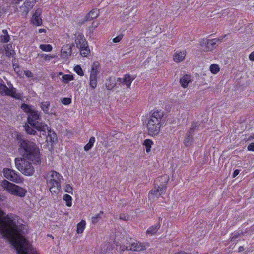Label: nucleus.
I'll list each match as a JSON object with an SVG mask.
<instances>
[{
	"label": "nucleus",
	"mask_w": 254,
	"mask_h": 254,
	"mask_svg": "<svg viewBox=\"0 0 254 254\" xmlns=\"http://www.w3.org/2000/svg\"><path fill=\"white\" fill-rule=\"evenodd\" d=\"M186 56V52L185 50L177 51L173 55V60L176 63L181 62L185 59Z\"/></svg>",
	"instance_id": "15"
},
{
	"label": "nucleus",
	"mask_w": 254,
	"mask_h": 254,
	"mask_svg": "<svg viewBox=\"0 0 254 254\" xmlns=\"http://www.w3.org/2000/svg\"><path fill=\"white\" fill-rule=\"evenodd\" d=\"M74 79V77L72 75L65 74L63 75L61 80L65 84L68 83L70 81Z\"/></svg>",
	"instance_id": "33"
},
{
	"label": "nucleus",
	"mask_w": 254,
	"mask_h": 254,
	"mask_svg": "<svg viewBox=\"0 0 254 254\" xmlns=\"http://www.w3.org/2000/svg\"><path fill=\"white\" fill-rule=\"evenodd\" d=\"M115 85V79L114 77H110L107 79L105 85L107 90H110L112 89Z\"/></svg>",
	"instance_id": "25"
},
{
	"label": "nucleus",
	"mask_w": 254,
	"mask_h": 254,
	"mask_svg": "<svg viewBox=\"0 0 254 254\" xmlns=\"http://www.w3.org/2000/svg\"><path fill=\"white\" fill-rule=\"evenodd\" d=\"M64 47H63L61 50V53H62L63 55L65 57L70 56L71 55V49L70 48H68V51H64Z\"/></svg>",
	"instance_id": "44"
},
{
	"label": "nucleus",
	"mask_w": 254,
	"mask_h": 254,
	"mask_svg": "<svg viewBox=\"0 0 254 254\" xmlns=\"http://www.w3.org/2000/svg\"><path fill=\"white\" fill-rule=\"evenodd\" d=\"M161 225L159 222L157 224L155 225L151 226L146 231L147 234H150L151 235H154L157 233L158 230L160 229Z\"/></svg>",
	"instance_id": "20"
},
{
	"label": "nucleus",
	"mask_w": 254,
	"mask_h": 254,
	"mask_svg": "<svg viewBox=\"0 0 254 254\" xmlns=\"http://www.w3.org/2000/svg\"><path fill=\"white\" fill-rule=\"evenodd\" d=\"M2 32L3 34L0 36V41L2 43H6L10 40V36L6 29L2 30Z\"/></svg>",
	"instance_id": "26"
},
{
	"label": "nucleus",
	"mask_w": 254,
	"mask_h": 254,
	"mask_svg": "<svg viewBox=\"0 0 254 254\" xmlns=\"http://www.w3.org/2000/svg\"><path fill=\"white\" fill-rule=\"evenodd\" d=\"M16 138L17 140L19 141L20 143H21L23 140H27V139H22V135L21 133L19 132H16V134H15Z\"/></svg>",
	"instance_id": "47"
},
{
	"label": "nucleus",
	"mask_w": 254,
	"mask_h": 254,
	"mask_svg": "<svg viewBox=\"0 0 254 254\" xmlns=\"http://www.w3.org/2000/svg\"><path fill=\"white\" fill-rule=\"evenodd\" d=\"M209 70L212 73L216 74L220 71V67L217 64H212L210 65Z\"/></svg>",
	"instance_id": "38"
},
{
	"label": "nucleus",
	"mask_w": 254,
	"mask_h": 254,
	"mask_svg": "<svg viewBox=\"0 0 254 254\" xmlns=\"http://www.w3.org/2000/svg\"><path fill=\"white\" fill-rule=\"evenodd\" d=\"M49 190L52 195H57L61 190V181L64 179L59 172L55 170L47 172L44 176Z\"/></svg>",
	"instance_id": "4"
},
{
	"label": "nucleus",
	"mask_w": 254,
	"mask_h": 254,
	"mask_svg": "<svg viewBox=\"0 0 254 254\" xmlns=\"http://www.w3.org/2000/svg\"><path fill=\"white\" fill-rule=\"evenodd\" d=\"M46 130L48 131L46 141L51 145H53L57 142L58 138L57 134L53 130H52L48 126Z\"/></svg>",
	"instance_id": "11"
},
{
	"label": "nucleus",
	"mask_w": 254,
	"mask_h": 254,
	"mask_svg": "<svg viewBox=\"0 0 254 254\" xmlns=\"http://www.w3.org/2000/svg\"><path fill=\"white\" fill-rule=\"evenodd\" d=\"M98 77H89V86L92 89H94L97 84Z\"/></svg>",
	"instance_id": "36"
},
{
	"label": "nucleus",
	"mask_w": 254,
	"mask_h": 254,
	"mask_svg": "<svg viewBox=\"0 0 254 254\" xmlns=\"http://www.w3.org/2000/svg\"><path fill=\"white\" fill-rule=\"evenodd\" d=\"M22 0H12V3L15 4H19Z\"/></svg>",
	"instance_id": "56"
},
{
	"label": "nucleus",
	"mask_w": 254,
	"mask_h": 254,
	"mask_svg": "<svg viewBox=\"0 0 254 254\" xmlns=\"http://www.w3.org/2000/svg\"><path fill=\"white\" fill-rule=\"evenodd\" d=\"M5 54H6V55L7 56L10 57L11 56V51L10 50H9L8 47L5 48Z\"/></svg>",
	"instance_id": "53"
},
{
	"label": "nucleus",
	"mask_w": 254,
	"mask_h": 254,
	"mask_svg": "<svg viewBox=\"0 0 254 254\" xmlns=\"http://www.w3.org/2000/svg\"><path fill=\"white\" fill-rule=\"evenodd\" d=\"M95 142V138L94 137H91L88 143L84 147V150L86 152L89 151L93 146Z\"/></svg>",
	"instance_id": "31"
},
{
	"label": "nucleus",
	"mask_w": 254,
	"mask_h": 254,
	"mask_svg": "<svg viewBox=\"0 0 254 254\" xmlns=\"http://www.w3.org/2000/svg\"><path fill=\"white\" fill-rule=\"evenodd\" d=\"M2 188L9 194L23 198L25 196L27 190L15 184H13L5 179L1 182Z\"/></svg>",
	"instance_id": "5"
},
{
	"label": "nucleus",
	"mask_w": 254,
	"mask_h": 254,
	"mask_svg": "<svg viewBox=\"0 0 254 254\" xmlns=\"http://www.w3.org/2000/svg\"><path fill=\"white\" fill-rule=\"evenodd\" d=\"M124 37L123 34H120V35H118L116 37L114 38L113 39V42L114 43H118L120 41H121V40L123 39Z\"/></svg>",
	"instance_id": "46"
},
{
	"label": "nucleus",
	"mask_w": 254,
	"mask_h": 254,
	"mask_svg": "<svg viewBox=\"0 0 254 254\" xmlns=\"http://www.w3.org/2000/svg\"><path fill=\"white\" fill-rule=\"evenodd\" d=\"M86 226V222L85 220L82 219L77 224L76 232L78 234H82L84 232Z\"/></svg>",
	"instance_id": "23"
},
{
	"label": "nucleus",
	"mask_w": 254,
	"mask_h": 254,
	"mask_svg": "<svg viewBox=\"0 0 254 254\" xmlns=\"http://www.w3.org/2000/svg\"><path fill=\"white\" fill-rule=\"evenodd\" d=\"M41 13H42V10L40 8H38V9H37L36 10H35V13L33 14V15L32 16H39L40 17V15L41 14Z\"/></svg>",
	"instance_id": "49"
},
{
	"label": "nucleus",
	"mask_w": 254,
	"mask_h": 254,
	"mask_svg": "<svg viewBox=\"0 0 254 254\" xmlns=\"http://www.w3.org/2000/svg\"><path fill=\"white\" fill-rule=\"evenodd\" d=\"M199 128V125L197 122H193L192 123L191 128H190L189 132L191 135H193L195 130Z\"/></svg>",
	"instance_id": "37"
},
{
	"label": "nucleus",
	"mask_w": 254,
	"mask_h": 254,
	"mask_svg": "<svg viewBox=\"0 0 254 254\" xmlns=\"http://www.w3.org/2000/svg\"><path fill=\"white\" fill-rule=\"evenodd\" d=\"M193 135H191V134L189 133V132L186 135L184 140V144L186 147L191 145L193 141Z\"/></svg>",
	"instance_id": "27"
},
{
	"label": "nucleus",
	"mask_w": 254,
	"mask_h": 254,
	"mask_svg": "<svg viewBox=\"0 0 254 254\" xmlns=\"http://www.w3.org/2000/svg\"><path fill=\"white\" fill-rule=\"evenodd\" d=\"M166 190V188L164 187L155 185V187L149 191V194L159 198L165 193Z\"/></svg>",
	"instance_id": "10"
},
{
	"label": "nucleus",
	"mask_w": 254,
	"mask_h": 254,
	"mask_svg": "<svg viewBox=\"0 0 254 254\" xmlns=\"http://www.w3.org/2000/svg\"><path fill=\"white\" fill-rule=\"evenodd\" d=\"M24 128L26 132L29 134L35 135L36 133V131L28 125H25Z\"/></svg>",
	"instance_id": "41"
},
{
	"label": "nucleus",
	"mask_w": 254,
	"mask_h": 254,
	"mask_svg": "<svg viewBox=\"0 0 254 254\" xmlns=\"http://www.w3.org/2000/svg\"><path fill=\"white\" fill-rule=\"evenodd\" d=\"M36 1L37 0H26L19 8L21 15L26 17L33 8Z\"/></svg>",
	"instance_id": "8"
},
{
	"label": "nucleus",
	"mask_w": 254,
	"mask_h": 254,
	"mask_svg": "<svg viewBox=\"0 0 254 254\" xmlns=\"http://www.w3.org/2000/svg\"><path fill=\"white\" fill-rule=\"evenodd\" d=\"M64 191L68 193L73 194V188L69 184L65 185Z\"/></svg>",
	"instance_id": "43"
},
{
	"label": "nucleus",
	"mask_w": 254,
	"mask_h": 254,
	"mask_svg": "<svg viewBox=\"0 0 254 254\" xmlns=\"http://www.w3.org/2000/svg\"><path fill=\"white\" fill-rule=\"evenodd\" d=\"M116 250L120 252H123L126 250H130L129 244L125 246V245L119 244V242H116Z\"/></svg>",
	"instance_id": "34"
},
{
	"label": "nucleus",
	"mask_w": 254,
	"mask_h": 254,
	"mask_svg": "<svg viewBox=\"0 0 254 254\" xmlns=\"http://www.w3.org/2000/svg\"><path fill=\"white\" fill-rule=\"evenodd\" d=\"M2 173L5 178L15 183H21L24 181L23 178L18 172L10 168H3Z\"/></svg>",
	"instance_id": "7"
},
{
	"label": "nucleus",
	"mask_w": 254,
	"mask_h": 254,
	"mask_svg": "<svg viewBox=\"0 0 254 254\" xmlns=\"http://www.w3.org/2000/svg\"><path fill=\"white\" fill-rule=\"evenodd\" d=\"M22 0H12V3L15 4H19Z\"/></svg>",
	"instance_id": "57"
},
{
	"label": "nucleus",
	"mask_w": 254,
	"mask_h": 254,
	"mask_svg": "<svg viewBox=\"0 0 254 254\" xmlns=\"http://www.w3.org/2000/svg\"><path fill=\"white\" fill-rule=\"evenodd\" d=\"M13 68L14 71L17 72V73H19L20 72V67L18 64H13Z\"/></svg>",
	"instance_id": "50"
},
{
	"label": "nucleus",
	"mask_w": 254,
	"mask_h": 254,
	"mask_svg": "<svg viewBox=\"0 0 254 254\" xmlns=\"http://www.w3.org/2000/svg\"><path fill=\"white\" fill-rule=\"evenodd\" d=\"M62 103L65 105H68L71 103V99L70 98H63L61 100Z\"/></svg>",
	"instance_id": "45"
},
{
	"label": "nucleus",
	"mask_w": 254,
	"mask_h": 254,
	"mask_svg": "<svg viewBox=\"0 0 254 254\" xmlns=\"http://www.w3.org/2000/svg\"><path fill=\"white\" fill-rule=\"evenodd\" d=\"M50 106V103L49 101L42 102L40 103V107L41 108V109L45 114L55 115V113L49 112Z\"/></svg>",
	"instance_id": "21"
},
{
	"label": "nucleus",
	"mask_w": 254,
	"mask_h": 254,
	"mask_svg": "<svg viewBox=\"0 0 254 254\" xmlns=\"http://www.w3.org/2000/svg\"><path fill=\"white\" fill-rule=\"evenodd\" d=\"M248 150L250 151H254V143H252L248 145Z\"/></svg>",
	"instance_id": "51"
},
{
	"label": "nucleus",
	"mask_w": 254,
	"mask_h": 254,
	"mask_svg": "<svg viewBox=\"0 0 254 254\" xmlns=\"http://www.w3.org/2000/svg\"><path fill=\"white\" fill-rule=\"evenodd\" d=\"M135 78H131L129 74H126L124 75V77H119L117 79V82L119 84L126 85L127 88L130 89L131 84Z\"/></svg>",
	"instance_id": "9"
},
{
	"label": "nucleus",
	"mask_w": 254,
	"mask_h": 254,
	"mask_svg": "<svg viewBox=\"0 0 254 254\" xmlns=\"http://www.w3.org/2000/svg\"><path fill=\"white\" fill-rule=\"evenodd\" d=\"M191 81V76L190 74H185L180 79V84L184 88H186Z\"/></svg>",
	"instance_id": "16"
},
{
	"label": "nucleus",
	"mask_w": 254,
	"mask_h": 254,
	"mask_svg": "<svg viewBox=\"0 0 254 254\" xmlns=\"http://www.w3.org/2000/svg\"><path fill=\"white\" fill-rule=\"evenodd\" d=\"M15 164L16 168L26 176H32L35 172L34 168L31 163L26 159L16 158L15 159Z\"/></svg>",
	"instance_id": "6"
},
{
	"label": "nucleus",
	"mask_w": 254,
	"mask_h": 254,
	"mask_svg": "<svg viewBox=\"0 0 254 254\" xmlns=\"http://www.w3.org/2000/svg\"><path fill=\"white\" fill-rule=\"evenodd\" d=\"M63 72H59V75H63Z\"/></svg>",
	"instance_id": "60"
},
{
	"label": "nucleus",
	"mask_w": 254,
	"mask_h": 254,
	"mask_svg": "<svg viewBox=\"0 0 254 254\" xmlns=\"http://www.w3.org/2000/svg\"><path fill=\"white\" fill-rule=\"evenodd\" d=\"M46 56H47V57H49V59L51 58L52 57V56H48V55H46Z\"/></svg>",
	"instance_id": "62"
},
{
	"label": "nucleus",
	"mask_w": 254,
	"mask_h": 254,
	"mask_svg": "<svg viewBox=\"0 0 254 254\" xmlns=\"http://www.w3.org/2000/svg\"><path fill=\"white\" fill-rule=\"evenodd\" d=\"M249 58L251 61H254V51L249 55Z\"/></svg>",
	"instance_id": "54"
},
{
	"label": "nucleus",
	"mask_w": 254,
	"mask_h": 254,
	"mask_svg": "<svg viewBox=\"0 0 254 254\" xmlns=\"http://www.w3.org/2000/svg\"><path fill=\"white\" fill-rule=\"evenodd\" d=\"M99 23L97 22L94 21L92 23L91 25L88 27V34L90 36H92L93 35L95 29L99 26Z\"/></svg>",
	"instance_id": "28"
},
{
	"label": "nucleus",
	"mask_w": 254,
	"mask_h": 254,
	"mask_svg": "<svg viewBox=\"0 0 254 254\" xmlns=\"http://www.w3.org/2000/svg\"><path fill=\"white\" fill-rule=\"evenodd\" d=\"M240 173V171L238 169L235 170L233 173V177H236Z\"/></svg>",
	"instance_id": "55"
},
{
	"label": "nucleus",
	"mask_w": 254,
	"mask_h": 254,
	"mask_svg": "<svg viewBox=\"0 0 254 254\" xmlns=\"http://www.w3.org/2000/svg\"><path fill=\"white\" fill-rule=\"evenodd\" d=\"M38 32L40 33H46V30L45 29H44V28H41V29H39L38 30Z\"/></svg>",
	"instance_id": "59"
},
{
	"label": "nucleus",
	"mask_w": 254,
	"mask_h": 254,
	"mask_svg": "<svg viewBox=\"0 0 254 254\" xmlns=\"http://www.w3.org/2000/svg\"><path fill=\"white\" fill-rule=\"evenodd\" d=\"M21 108L28 114V122L33 128L40 131L46 132L48 128L47 125L38 121L41 117L40 113L34 109L33 106L26 103H22Z\"/></svg>",
	"instance_id": "3"
},
{
	"label": "nucleus",
	"mask_w": 254,
	"mask_h": 254,
	"mask_svg": "<svg viewBox=\"0 0 254 254\" xmlns=\"http://www.w3.org/2000/svg\"><path fill=\"white\" fill-rule=\"evenodd\" d=\"M129 216L127 214H121L120 215V219L123 220H128Z\"/></svg>",
	"instance_id": "48"
},
{
	"label": "nucleus",
	"mask_w": 254,
	"mask_h": 254,
	"mask_svg": "<svg viewBox=\"0 0 254 254\" xmlns=\"http://www.w3.org/2000/svg\"><path fill=\"white\" fill-rule=\"evenodd\" d=\"M31 22L32 24L37 26H41L42 24V20L40 17L32 16Z\"/></svg>",
	"instance_id": "32"
},
{
	"label": "nucleus",
	"mask_w": 254,
	"mask_h": 254,
	"mask_svg": "<svg viewBox=\"0 0 254 254\" xmlns=\"http://www.w3.org/2000/svg\"><path fill=\"white\" fill-rule=\"evenodd\" d=\"M11 90V95H9V96L12 97L16 99L21 100L22 95L21 93H15V88H13Z\"/></svg>",
	"instance_id": "40"
},
{
	"label": "nucleus",
	"mask_w": 254,
	"mask_h": 254,
	"mask_svg": "<svg viewBox=\"0 0 254 254\" xmlns=\"http://www.w3.org/2000/svg\"><path fill=\"white\" fill-rule=\"evenodd\" d=\"M125 201L124 200H121V202L119 204V205L121 206V207H124L126 205V202L124 203Z\"/></svg>",
	"instance_id": "58"
},
{
	"label": "nucleus",
	"mask_w": 254,
	"mask_h": 254,
	"mask_svg": "<svg viewBox=\"0 0 254 254\" xmlns=\"http://www.w3.org/2000/svg\"><path fill=\"white\" fill-rule=\"evenodd\" d=\"M74 71L80 76L84 75V72L80 65H76L74 68Z\"/></svg>",
	"instance_id": "42"
},
{
	"label": "nucleus",
	"mask_w": 254,
	"mask_h": 254,
	"mask_svg": "<svg viewBox=\"0 0 254 254\" xmlns=\"http://www.w3.org/2000/svg\"><path fill=\"white\" fill-rule=\"evenodd\" d=\"M103 214V211H100L98 214L93 216L91 218L92 223L97 224L102 219Z\"/></svg>",
	"instance_id": "30"
},
{
	"label": "nucleus",
	"mask_w": 254,
	"mask_h": 254,
	"mask_svg": "<svg viewBox=\"0 0 254 254\" xmlns=\"http://www.w3.org/2000/svg\"><path fill=\"white\" fill-rule=\"evenodd\" d=\"M63 200L65 201L66 205L67 207H71L72 206V197L69 194H65L63 196Z\"/></svg>",
	"instance_id": "35"
},
{
	"label": "nucleus",
	"mask_w": 254,
	"mask_h": 254,
	"mask_svg": "<svg viewBox=\"0 0 254 254\" xmlns=\"http://www.w3.org/2000/svg\"><path fill=\"white\" fill-rule=\"evenodd\" d=\"M39 48L43 51L50 52L52 50L53 47L50 44H41Z\"/></svg>",
	"instance_id": "39"
},
{
	"label": "nucleus",
	"mask_w": 254,
	"mask_h": 254,
	"mask_svg": "<svg viewBox=\"0 0 254 254\" xmlns=\"http://www.w3.org/2000/svg\"><path fill=\"white\" fill-rule=\"evenodd\" d=\"M19 152L23 159L31 161L34 165L41 162L40 149L32 141L23 140L19 146Z\"/></svg>",
	"instance_id": "2"
},
{
	"label": "nucleus",
	"mask_w": 254,
	"mask_h": 254,
	"mask_svg": "<svg viewBox=\"0 0 254 254\" xmlns=\"http://www.w3.org/2000/svg\"><path fill=\"white\" fill-rule=\"evenodd\" d=\"M242 249H243V247H240L239 248V251H241L242 250Z\"/></svg>",
	"instance_id": "61"
},
{
	"label": "nucleus",
	"mask_w": 254,
	"mask_h": 254,
	"mask_svg": "<svg viewBox=\"0 0 254 254\" xmlns=\"http://www.w3.org/2000/svg\"><path fill=\"white\" fill-rule=\"evenodd\" d=\"M24 74L28 77H33L32 73L29 70L25 71Z\"/></svg>",
	"instance_id": "52"
},
{
	"label": "nucleus",
	"mask_w": 254,
	"mask_h": 254,
	"mask_svg": "<svg viewBox=\"0 0 254 254\" xmlns=\"http://www.w3.org/2000/svg\"><path fill=\"white\" fill-rule=\"evenodd\" d=\"M129 249L130 251L140 252L146 249V246L143 243L135 241L131 242L129 244Z\"/></svg>",
	"instance_id": "13"
},
{
	"label": "nucleus",
	"mask_w": 254,
	"mask_h": 254,
	"mask_svg": "<svg viewBox=\"0 0 254 254\" xmlns=\"http://www.w3.org/2000/svg\"><path fill=\"white\" fill-rule=\"evenodd\" d=\"M11 89H9L5 84L0 83V93L1 95H11Z\"/></svg>",
	"instance_id": "24"
},
{
	"label": "nucleus",
	"mask_w": 254,
	"mask_h": 254,
	"mask_svg": "<svg viewBox=\"0 0 254 254\" xmlns=\"http://www.w3.org/2000/svg\"><path fill=\"white\" fill-rule=\"evenodd\" d=\"M100 64L98 62L95 61L93 62L90 73V77H98L99 73Z\"/></svg>",
	"instance_id": "17"
},
{
	"label": "nucleus",
	"mask_w": 254,
	"mask_h": 254,
	"mask_svg": "<svg viewBox=\"0 0 254 254\" xmlns=\"http://www.w3.org/2000/svg\"><path fill=\"white\" fill-rule=\"evenodd\" d=\"M222 39L215 38L207 40V51H212L216 48L217 44L220 43Z\"/></svg>",
	"instance_id": "19"
},
{
	"label": "nucleus",
	"mask_w": 254,
	"mask_h": 254,
	"mask_svg": "<svg viewBox=\"0 0 254 254\" xmlns=\"http://www.w3.org/2000/svg\"><path fill=\"white\" fill-rule=\"evenodd\" d=\"M75 42L76 46L78 48H80L82 46H85L87 44V42L83 34L77 33L75 35Z\"/></svg>",
	"instance_id": "14"
},
{
	"label": "nucleus",
	"mask_w": 254,
	"mask_h": 254,
	"mask_svg": "<svg viewBox=\"0 0 254 254\" xmlns=\"http://www.w3.org/2000/svg\"><path fill=\"white\" fill-rule=\"evenodd\" d=\"M99 10L98 9H92L85 17V21H91L98 17Z\"/></svg>",
	"instance_id": "18"
},
{
	"label": "nucleus",
	"mask_w": 254,
	"mask_h": 254,
	"mask_svg": "<svg viewBox=\"0 0 254 254\" xmlns=\"http://www.w3.org/2000/svg\"><path fill=\"white\" fill-rule=\"evenodd\" d=\"M164 115V111L160 109L155 108L149 112L146 122L148 135L155 137L159 134L165 121Z\"/></svg>",
	"instance_id": "1"
},
{
	"label": "nucleus",
	"mask_w": 254,
	"mask_h": 254,
	"mask_svg": "<svg viewBox=\"0 0 254 254\" xmlns=\"http://www.w3.org/2000/svg\"><path fill=\"white\" fill-rule=\"evenodd\" d=\"M154 142L151 139H146L144 140L142 145L145 146L147 153H149L150 152L152 146Z\"/></svg>",
	"instance_id": "22"
},
{
	"label": "nucleus",
	"mask_w": 254,
	"mask_h": 254,
	"mask_svg": "<svg viewBox=\"0 0 254 254\" xmlns=\"http://www.w3.org/2000/svg\"><path fill=\"white\" fill-rule=\"evenodd\" d=\"M85 46L83 47L82 46L80 48H78L80 49V54L83 57H87L90 53V49L88 46V43L86 45H85Z\"/></svg>",
	"instance_id": "29"
},
{
	"label": "nucleus",
	"mask_w": 254,
	"mask_h": 254,
	"mask_svg": "<svg viewBox=\"0 0 254 254\" xmlns=\"http://www.w3.org/2000/svg\"><path fill=\"white\" fill-rule=\"evenodd\" d=\"M169 179V176L167 174L159 176L155 180V185L166 188Z\"/></svg>",
	"instance_id": "12"
}]
</instances>
